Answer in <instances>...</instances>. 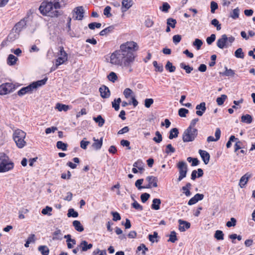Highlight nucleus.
Here are the masks:
<instances>
[{"mask_svg": "<svg viewBox=\"0 0 255 255\" xmlns=\"http://www.w3.org/2000/svg\"><path fill=\"white\" fill-rule=\"evenodd\" d=\"M138 48L137 43L134 41H128L121 44L120 49L111 54V63L127 69L129 73L132 72L131 65L135 57L134 52Z\"/></svg>", "mask_w": 255, "mask_h": 255, "instance_id": "1", "label": "nucleus"}, {"mask_svg": "<svg viewBox=\"0 0 255 255\" xmlns=\"http://www.w3.org/2000/svg\"><path fill=\"white\" fill-rule=\"evenodd\" d=\"M39 9L41 14L52 17H57L61 14V11L55 8L53 1H44L41 4Z\"/></svg>", "mask_w": 255, "mask_h": 255, "instance_id": "2", "label": "nucleus"}, {"mask_svg": "<svg viewBox=\"0 0 255 255\" xmlns=\"http://www.w3.org/2000/svg\"><path fill=\"white\" fill-rule=\"evenodd\" d=\"M47 80V78H45L42 80L34 82L28 86L21 88L18 91L17 94L19 96H21L27 93H31L33 90L45 85Z\"/></svg>", "mask_w": 255, "mask_h": 255, "instance_id": "3", "label": "nucleus"}, {"mask_svg": "<svg viewBox=\"0 0 255 255\" xmlns=\"http://www.w3.org/2000/svg\"><path fill=\"white\" fill-rule=\"evenodd\" d=\"M14 167V164L4 153H0V172L8 171Z\"/></svg>", "mask_w": 255, "mask_h": 255, "instance_id": "4", "label": "nucleus"}, {"mask_svg": "<svg viewBox=\"0 0 255 255\" xmlns=\"http://www.w3.org/2000/svg\"><path fill=\"white\" fill-rule=\"evenodd\" d=\"M25 136L26 133L22 130L17 129L14 130L13 138L18 148H22L25 145L26 141L24 140Z\"/></svg>", "mask_w": 255, "mask_h": 255, "instance_id": "5", "label": "nucleus"}, {"mask_svg": "<svg viewBox=\"0 0 255 255\" xmlns=\"http://www.w3.org/2000/svg\"><path fill=\"white\" fill-rule=\"evenodd\" d=\"M27 23V18L21 19L19 22L16 23L12 29L16 34H14L13 37H11V34L8 36L10 40H13L18 37L19 33L26 27Z\"/></svg>", "mask_w": 255, "mask_h": 255, "instance_id": "6", "label": "nucleus"}, {"mask_svg": "<svg viewBox=\"0 0 255 255\" xmlns=\"http://www.w3.org/2000/svg\"><path fill=\"white\" fill-rule=\"evenodd\" d=\"M197 135V129L188 128L183 132L182 139L184 142L192 141L195 139Z\"/></svg>", "mask_w": 255, "mask_h": 255, "instance_id": "7", "label": "nucleus"}, {"mask_svg": "<svg viewBox=\"0 0 255 255\" xmlns=\"http://www.w3.org/2000/svg\"><path fill=\"white\" fill-rule=\"evenodd\" d=\"M177 167L179 170V176L177 180L179 182L186 176L188 168L186 163L183 161L179 162L177 165Z\"/></svg>", "mask_w": 255, "mask_h": 255, "instance_id": "8", "label": "nucleus"}, {"mask_svg": "<svg viewBox=\"0 0 255 255\" xmlns=\"http://www.w3.org/2000/svg\"><path fill=\"white\" fill-rule=\"evenodd\" d=\"M59 49V55L60 56L56 60L55 66L56 67L63 64L68 59V55L64 51L63 47L61 46Z\"/></svg>", "mask_w": 255, "mask_h": 255, "instance_id": "9", "label": "nucleus"}, {"mask_svg": "<svg viewBox=\"0 0 255 255\" xmlns=\"http://www.w3.org/2000/svg\"><path fill=\"white\" fill-rule=\"evenodd\" d=\"M84 8L82 6L76 7L73 11V18L75 20H81L84 17Z\"/></svg>", "mask_w": 255, "mask_h": 255, "instance_id": "10", "label": "nucleus"}, {"mask_svg": "<svg viewBox=\"0 0 255 255\" xmlns=\"http://www.w3.org/2000/svg\"><path fill=\"white\" fill-rule=\"evenodd\" d=\"M217 46L220 49H224V48H227L229 46L226 34L222 35L221 38L218 39Z\"/></svg>", "mask_w": 255, "mask_h": 255, "instance_id": "11", "label": "nucleus"}, {"mask_svg": "<svg viewBox=\"0 0 255 255\" xmlns=\"http://www.w3.org/2000/svg\"><path fill=\"white\" fill-rule=\"evenodd\" d=\"M13 85L11 83H5L0 86V95H6L12 91Z\"/></svg>", "mask_w": 255, "mask_h": 255, "instance_id": "12", "label": "nucleus"}, {"mask_svg": "<svg viewBox=\"0 0 255 255\" xmlns=\"http://www.w3.org/2000/svg\"><path fill=\"white\" fill-rule=\"evenodd\" d=\"M145 180L148 182V184L145 186L146 188H151L152 187H157V178L153 176H147Z\"/></svg>", "mask_w": 255, "mask_h": 255, "instance_id": "13", "label": "nucleus"}, {"mask_svg": "<svg viewBox=\"0 0 255 255\" xmlns=\"http://www.w3.org/2000/svg\"><path fill=\"white\" fill-rule=\"evenodd\" d=\"M252 174L251 173L247 172L241 178L239 182V186L241 188H243L245 187L249 179L252 177Z\"/></svg>", "mask_w": 255, "mask_h": 255, "instance_id": "14", "label": "nucleus"}, {"mask_svg": "<svg viewBox=\"0 0 255 255\" xmlns=\"http://www.w3.org/2000/svg\"><path fill=\"white\" fill-rule=\"evenodd\" d=\"M179 230L180 232H184L190 227V223L181 219L178 220Z\"/></svg>", "mask_w": 255, "mask_h": 255, "instance_id": "15", "label": "nucleus"}, {"mask_svg": "<svg viewBox=\"0 0 255 255\" xmlns=\"http://www.w3.org/2000/svg\"><path fill=\"white\" fill-rule=\"evenodd\" d=\"M197 110L196 114L199 116H202L206 110V104L205 102H202L197 105L196 107Z\"/></svg>", "mask_w": 255, "mask_h": 255, "instance_id": "16", "label": "nucleus"}, {"mask_svg": "<svg viewBox=\"0 0 255 255\" xmlns=\"http://www.w3.org/2000/svg\"><path fill=\"white\" fill-rule=\"evenodd\" d=\"M132 5V0H123L121 10L122 12L127 11Z\"/></svg>", "mask_w": 255, "mask_h": 255, "instance_id": "17", "label": "nucleus"}, {"mask_svg": "<svg viewBox=\"0 0 255 255\" xmlns=\"http://www.w3.org/2000/svg\"><path fill=\"white\" fill-rule=\"evenodd\" d=\"M204 196L203 194L197 193L189 200L188 204L189 205H194L198 201L202 200L203 199Z\"/></svg>", "mask_w": 255, "mask_h": 255, "instance_id": "18", "label": "nucleus"}, {"mask_svg": "<svg viewBox=\"0 0 255 255\" xmlns=\"http://www.w3.org/2000/svg\"><path fill=\"white\" fill-rule=\"evenodd\" d=\"M199 153L200 154L204 163L205 164H208L210 158L209 153L206 151L201 149L199 150Z\"/></svg>", "mask_w": 255, "mask_h": 255, "instance_id": "19", "label": "nucleus"}, {"mask_svg": "<svg viewBox=\"0 0 255 255\" xmlns=\"http://www.w3.org/2000/svg\"><path fill=\"white\" fill-rule=\"evenodd\" d=\"M221 131L219 128H217L216 129L215 133V138H214L212 136H209L207 137V141L208 142H211V141H218L221 136Z\"/></svg>", "mask_w": 255, "mask_h": 255, "instance_id": "20", "label": "nucleus"}, {"mask_svg": "<svg viewBox=\"0 0 255 255\" xmlns=\"http://www.w3.org/2000/svg\"><path fill=\"white\" fill-rule=\"evenodd\" d=\"M101 96L103 98H108L110 96V92L109 88L106 86H103L99 89Z\"/></svg>", "mask_w": 255, "mask_h": 255, "instance_id": "21", "label": "nucleus"}, {"mask_svg": "<svg viewBox=\"0 0 255 255\" xmlns=\"http://www.w3.org/2000/svg\"><path fill=\"white\" fill-rule=\"evenodd\" d=\"M79 245L81 252H86L88 250L91 249L93 247L92 244H88V242L86 241H82Z\"/></svg>", "mask_w": 255, "mask_h": 255, "instance_id": "22", "label": "nucleus"}, {"mask_svg": "<svg viewBox=\"0 0 255 255\" xmlns=\"http://www.w3.org/2000/svg\"><path fill=\"white\" fill-rule=\"evenodd\" d=\"M93 140L95 142L93 143V147H94L96 150L100 149L103 144V138L102 137L100 140H98L96 139L95 137H94Z\"/></svg>", "mask_w": 255, "mask_h": 255, "instance_id": "23", "label": "nucleus"}, {"mask_svg": "<svg viewBox=\"0 0 255 255\" xmlns=\"http://www.w3.org/2000/svg\"><path fill=\"white\" fill-rule=\"evenodd\" d=\"M55 8L58 9L65 5L67 0H53Z\"/></svg>", "mask_w": 255, "mask_h": 255, "instance_id": "24", "label": "nucleus"}, {"mask_svg": "<svg viewBox=\"0 0 255 255\" xmlns=\"http://www.w3.org/2000/svg\"><path fill=\"white\" fill-rule=\"evenodd\" d=\"M55 109H57L59 112H66L70 109V107L68 105H66L60 103H57L56 105Z\"/></svg>", "mask_w": 255, "mask_h": 255, "instance_id": "25", "label": "nucleus"}, {"mask_svg": "<svg viewBox=\"0 0 255 255\" xmlns=\"http://www.w3.org/2000/svg\"><path fill=\"white\" fill-rule=\"evenodd\" d=\"M161 204V200L159 199L155 198L152 201V204L151 205V208L152 209L158 210L160 209V205Z\"/></svg>", "mask_w": 255, "mask_h": 255, "instance_id": "26", "label": "nucleus"}, {"mask_svg": "<svg viewBox=\"0 0 255 255\" xmlns=\"http://www.w3.org/2000/svg\"><path fill=\"white\" fill-rule=\"evenodd\" d=\"M73 226L75 230L78 232H81L84 231V228L80 221L75 220L73 222Z\"/></svg>", "mask_w": 255, "mask_h": 255, "instance_id": "27", "label": "nucleus"}, {"mask_svg": "<svg viewBox=\"0 0 255 255\" xmlns=\"http://www.w3.org/2000/svg\"><path fill=\"white\" fill-rule=\"evenodd\" d=\"M240 10L238 7L234 9L232 12H231L230 16L234 19H236L239 18L240 14Z\"/></svg>", "mask_w": 255, "mask_h": 255, "instance_id": "28", "label": "nucleus"}, {"mask_svg": "<svg viewBox=\"0 0 255 255\" xmlns=\"http://www.w3.org/2000/svg\"><path fill=\"white\" fill-rule=\"evenodd\" d=\"M17 58L12 54L9 55L7 58V64L9 65H13L16 63Z\"/></svg>", "mask_w": 255, "mask_h": 255, "instance_id": "29", "label": "nucleus"}, {"mask_svg": "<svg viewBox=\"0 0 255 255\" xmlns=\"http://www.w3.org/2000/svg\"><path fill=\"white\" fill-rule=\"evenodd\" d=\"M93 120L96 123L98 124V126L100 127H102L105 123V120L101 115H99L97 117H94Z\"/></svg>", "mask_w": 255, "mask_h": 255, "instance_id": "30", "label": "nucleus"}, {"mask_svg": "<svg viewBox=\"0 0 255 255\" xmlns=\"http://www.w3.org/2000/svg\"><path fill=\"white\" fill-rule=\"evenodd\" d=\"M253 118L250 115L247 114L242 116L241 117V121L247 124H251L252 122Z\"/></svg>", "mask_w": 255, "mask_h": 255, "instance_id": "31", "label": "nucleus"}, {"mask_svg": "<svg viewBox=\"0 0 255 255\" xmlns=\"http://www.w3.org/2000/svg\"><path fill=\"white\" fill-rule=\"evenodd\" d=\"M179 132L178 129L177 128H173L170 131L169 138L172 139L174 138H176L178 136Z\"/></svg>", "mask_w": 255, "mask_h": 255, "instance_id": "32", "label": "nucleus"}, {"mask_svg": "<svg viewBox=\"0 0 255 255\" xmlns=\"http://www.w3.org/2000/svg\"><path fill=\"white\" fill-rule=\"evenodd\" d=\"M38 250L42 255H48L49 250L46 246H40L38 247Z\"/></svg>", "mask_w": 255, "mask_h": 255, "instance_id": "33", "label": "nucleus"}, {"mask_svg": "<svg viewBox=\"0 0 255 255\" xmlns=\"http://www.w3.org/2000/svg\"><path fill=\"white\" fill-rule=\"evenodd\" d=\"M53 237L52 239L53 240H62V234L61 231L59 229H57L53 234Z\"/></svg>", "mask_w": 255, "mask_h": 255, "instance_id": "34", "label": "nucleus"}, {"mask_svg": "<svg viewBox=\"0 0 255 255\" xmlns=\"http://www.w3.org/2000/svg\"><path fill=\"white\" fill-rule=\"evenodd\" d=\"M56 146L58 149H61L63 151H66L67 150L68 145L67 143H64L61 141H58L57 142Z\"/></svg>", "mask_w": 255, "mask_h": 255, "instance_id": "35", "label": "nucleus"}, {"mask_svg": "<svg viewBox=\"0 0 255 255\" xmlns=\"http://www.w3.org/2000/svg\"><path fill=\"white\" fill-rule=\"evenodd\" d=\"M113 29H114V26H110L105 28L104 29L102 30L100 32V35L101 36L106 35L108 34V33H110L111 32H112L113 30Z\"/></svg>", "mask_w": 255, "mask_h": 255, "instance_id": "36", "label": "nucleus"}, {"mask_svg": "<svg viewBox=\"0 0 255 255\" xmlns=\"http://www.w3.org/2000/svg\"><path fill=\"white\" fill-rule=\"evenodd\" d=\"M165 68L166 70L169 71L170 72H173L176 69L175 66H173L169 61L167 62Z\"/></svg>", "mask_w": 255, "mask_h": 255, "instance_id": "37", "label": "nucleus"}, {"mask_svg": "<svg viewBox=\"0 0 255 255\" xmlns=\"http://www.w3.org/2000/svg\"><path fill=\"white\" fill-rule=\"evenodd\" d=\"M125 98L128 99L130 97L134 96L133 91L129 88H126L123 92Z\"/></svg>", "mask_w": 255, "mask_h": 255, "instance_id": "38", "label": "nucleus"}, {"mask_svg": "<svg viewBox=\"0 0 255 255\" xmlns=\"http://www.w3.org/2000/svg\"><path fill=\"white\" fill-rule=\"evenodd\" d=\"M235 56L238 58L243 59L244 58V53L241 48L237 49L235 52Z\"/></svg>", "mask_w": 255, "mask_h": 255, "instance_id": "39", "label": "nucleus"}, {"mask_svg": "<svg viewBox=\"0 0 255 255\" xmlns=\"http://www.w3.org/2000/svg\"><path fill=\"white\" fill-rule=\"evenodd\" d=\"M203 44V42L201 40L196 38L193 42V45L196 47L197 50H199Z\"/></svg>", "mask_w": 255, "mask_h": 255, "instance_id": "40", "label": "nucleus"}, {"mask_svg": "<svg viewBox=\"0 0 255 255\" xmlns=\"http://www.w3.org/2000/svg\"><path fill=\"white\" fill-rule=\"evenodd\" d=\"M180 66L181 68L184 69L187 74L190 73L193 70V67H191L189 65H186L184 63H181L180 64Z\"/></svg>", "mask_w": 255, "mask_h": 255, "instance_id": "41", "label": "nucleus"}, {"mask_svg": "<svg viewBox=\"0 0 255 255\" xmlns=\"http://www.w3.org/2000/svg\"><path fill=\"white\" fill-rule=\"evenodd\" d=\"M227 98V96L226 95H222L220 97H218L216 99L217 104L219 106L222 105Z\"/></svg>", "mask_w": 255, "mask_h": 255, "instance_id": "42", "label": "nucleus"}, {"mask_svg": "<svg viewBox=\"0 0 255 255\" xmlns=\"http://www.w3.org/2000/svg\"><path fill=\"white\" fill-rule=\"evenodd\" d=\"M225 69L226 71L224 72L220 73L221 74L226 76H233L235 75V72L233 70L228 69L227 67H225Z\"/></svg>", "mask_w": 255, "mask_h": 255, "instance_id": "43", "label": "nucleus"}, {"mask_svg": "<svg viewBox=\"0 0 255 255\" xmlns=\"http://www.w3.org/2000/svg\"><path fill=\"white\" fill-rule=\"evenodd\" d=\"M153 66L155 68V71L159 72H162L163 71V67L162 64H158L157 61H154L153 62Z\"/></svg>", "mask_w": 255, "mask_h": 255, "instance_id": "44", "label": "nucleus"}, {"mask_svg": "<svg viewBox=\"0 0 255 255\" xmlns=\"http://www.w3.org/2000/svg\"><path fill=\"white\" fill-rule=\"evenodd\" d=\"M176 20L172 18H169L167 19V25L172 28H175L176 24Z\"/></svg>", "mask_w": 255, "mask_h": 255, "instance_id": "45", "label": "nucleus"}, {"mask_svg": "<svg viewBox=\"0 0 255 255\" xmlns=\"http://www.w3.org/2000/svg\"><path fill=\"white\" fill-rule=\"evenodd\" d=\"M215 238L218 240H222L224 239V234L222 231L217 230L216 231Z\"/></svg>", "mask_w": 255, "mask_h": 255, "instance_id": "46", "label": "nucleus"}, {"mask_svg": "<svg viewBox=\"0 0 255 255\" xmlns=\"http://www.w3.org/2000/svg\"><path fill=\"white\" fill-rule=\"evenodd\" d=\"M143 179H138L136 181L135 183V186L138 190H141L143 188H146L145 186H142L141 184L143 183Z\"/></svg>", "mask_w": 255, "mask_h": 255, "instance_id": "47", "label": "nucleus"}, {"mask_svg": "<svg viewBox=\"0 0 255 255\" xmlns=\"http://www.w3.org/2000/svg\"><path fill=\"white\" fill-rule=\"evenodd\" d=\"M158 237V234L157 232H154L153 233V235H148V239H149V240L151 242V243H154V242H157L158 241L157 240H156L157 238Z\"/></svg>", "mask_w": 255, "mask_h": 255, "instance_id": "48", "label": "nucleus"}, {"mask_svg": "<svg viewBox=\"0 0 255 255\" xmlns=\"http://www.w3.org/2000/svg\"><path fill=\"white\" fill-rule=\"evenodd\" d=\"M108 78L109 81L115 82L118 79L116 74L114 72H111L108 76Z\"/></svg>", "mask_w": 255, "mask_h": 255, "instance_id": "49", "label": "nucleus"}, {"mask_svg": "<svg viewBox=\"0 0 255 255\" xmlns=\"http://www.w3.org/2000/svg\"><path fill=\"white\" fill-rule=\"evenodd\" d=\"M67 216L68 217H72L74 218H76L78 216V213L77 212L75 211L73 209H69L68 210Z\"/></svg>", "mask_w": 255, "mask_h": 255, "instance_id": "50", "label": "nucleus"}, {"mask_svg": "<svg viewBox=\"0 0 255 255\" xmlns=\"http://www.w3.org/2000/svg\"><path fill=\"white\" fill-rule=\"evenodd\" d=\"M177 240V238L176 237V234L175 231H172L170 233V235L169 236V239L168 240V242H171V243H174Z\"/></svg>", "mask_w": 255, "mask_h": 255, "instance_id": "51", "label": "nucleus"}, {"mask_svg": "<svg viewBox=\"0 0 255 255\" xmlns=\"http://www.w3.org/2000/svg\"><path fill=\"white\" fill-rule=\"evenodd\" d=\"M155 135L157 137H153V140L156 143H160L162 140L161 134L159 131H156L155 132Z\"/></svg>", "mask_w": 255, "mask_h": 255, "instance_id": "52", "label": "nucleus"}, {"mask_svg": "<svg viewBox=\"0 0 255 255\" xmlns=\"http://www.w3.org/2000/svg\"><path fill=\"white\" fill-rule=\"evenodd\" d=\"M189 111L185 108H181L178 110V115L180 117H186Z\"/></svg>", "mask_w": 255, "mask_h": 255, "instance_id": "53", "label": "nucleus"}, {"mask_svg": "<svg viewBox=\"0 0 255 255\" xmlns=\"http://www.w3.org/2000/svg\"><path fill=\"white\" fill-rule=\"evenodd\" d=\"M187 159L188 162L192 161L191 165L192 166H197L199 164V161L196 158H192L191 157H189Z\"/></svg>", "mask_w": 255, "mask_h": 255, "instance_id": "54", "label": "nucleus"}, {"mask_svg": "<svg viewBox=\"0 0 255 255\" xmlns=\"http://www.w3.org/2000/svg\"><path fill=\"white\" fill-rule=\"evenodd\" d=\"M52 211V208L49 206H46L45 208L43 209L41 213L43 215H51L50 212Z\"/></svg>", "mask_w": 255, "mask_h": 255, "instance_id": "55", "label": "nucleus"}, {"mask_svg": "<svg viewBox=\"0 0 255 255\" xmlns=\"http://www.w3.org/2000/svg\"><path fill=\"white\" fill-rule=\"evenodd\" d=\"M102 24L100 23L92 22L88 24V27L90 29H94L96 27L99 28L101 27Z\"/></svg>", "mask_w": 255, "mask_h": 255, "instance_id": "56", "label": "nucleus"}, {"mask_svg": "<svg viewBox=\"0 0 255 255\" xmlns=\"http://www.w3.org/2000/svg\"><path fill=\"white\" fill-rule=\"evenodd\" d=\"M175 149L172 146L171 144H168L166 146L165 153L169 154L170 153H174Z\"/></svg>", "mask_w": 255, "mask_h": 255, "instance_id": "57", "label": "nucleus"}, {"mask_svg": "<svg viewBox=\"0 0 255 255\" xmlns=\"http://www.w3.org/2000/svg\"><path fill=\"white\" fill-rule=\"evenodd\" d=\"M211 24L214 26L216 27L217 30H220L221 29V24L218 19L214 18L211 21Z\"/></svg>", "mask_w": 255, "mask_h": 255, "instance_id": "58", "label": "nucleus"}, {"mask_svg": "<svg viewBox=\"0 0 255 255\" xmlns=\"http://www.w3.org/2000/svg\"><path fill=\"white\" fill-rule=\"evenodd\" d=\"M216 39V35L214 34H212L210 36L208 37L206 39L207 43L209 45H211Z\"/></svg>", "mask_w": 255, "mask_h": 255, "instance_id": "59", "label": "nucleus"}, {"mask_svg": "<svg viewBox=\"0 0 255 255\" xmlns=\"http://www.w3.org/2000/svg\"><path fill=\"white\" fill-rule=\"evenodd\" d=\"M111 10V7L110 6H107L104 10V14L107 17H110L112 16V14L110 13Z\"/></svg>", "mask_w": 255, "mask_h": 255, "instance_id": "60", "label": "nucleus"}, {"mask_svg": "<svg viewBox=\"0 0 255 255\" xmlns=\"http://www.w3.org/2000/svg\"><path fill=\"white\" fill-rule=\"evenodd\" d=\"M153 103V100L151 98L146 99L144 101V106L146 108H149Z\"/></svg>", "mask_w": 255, "mask_h": 255, "instance_id": "61", "label": "nucleus"}, {"mask_svg": "<svg viewBox=\"0 0 255 255\" xmlns=\"http://www.w3.org/2000/svg\"><path fill=\"white\" fill-rule=\"evenodd\" d=\"M218 8V5L217 2L212 1L211 2V12L212 13L215 12V10Z\"/></svg>", "mask_w": 255, "mask_h": 255, "instance_id": "62", "label": "nucleus"}, {"mask_svg": "<svg viewBox=\"0 0 255 255\" xmlns=\"http://www.w3.org/2000/svg\"><path fill=\"white\" fill-rule=\"evenodd\" d=\"M93 255H107L106 250H100L97 249L93 252Z\"/></svg>", "mask_w": 255, "mask_h": 255, "instance_id": "63", "label": "nucleus"}, {"mask_svg": "<svg viewBox=\"0 0 255 255\" xmlns=\"http://www.w3.org/2000/svg\"><path fill=\"white\" fill-rule=\"evenodd\" d=\"M150 197V195L148 193H143L140 196L141 200L143 203H145Z\"/></svg>", "mask_w": 255, "mask_h": 255, "instance_id": "64", "label": "nucleus"}]
</instances>
